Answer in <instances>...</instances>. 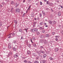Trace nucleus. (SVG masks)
Masks as SVG:
<instances>
[{
  "label": "nucleus",
  "instance_id": "obj_1",
  "mask_svg": "<svg viewBox=\"0 0 63 63\" xmlns=\"http://www.w3.org/2000/svg\"><path fill=\"white\" fill-rule=\"evenodd\" d=\"M13 49L14 51H16V50H17V46H15L13 48Z\"/></svg>",
  "mask_w": 63,
  "mask_h": 63
},
{
  "label": "nucleus",
  "instance_id": "obj_2",
  "mask_svg": "<svg viewBox=\"0 0 63 63\" xmlns=\"http://www.w3.org/2000/svg\"><path fill=\"white\" fill-rule=\"evenodd\" d=\"M38 31V29L37 28L33 29L32 30V32L34 33L35 32H37Z\"/></svg>",
  "mask_w": 63,
  "mask_h": 63
},
{
  "label": "nucleus",
  "instance_id": "obj_3",
  "mask_svg": "<svg viewBox=\"0 0 63 63\" xmlns=\"http://www.w3.org/2000/svg\"><path fill=\"white\" fill-rule=\"evenodd\" d=\"M12 35V37H13H13H14V36H15V33H11L8 36H9V35Z\"/></svg>",
  "mask_w": 63,
  "mask_h": 63
},
{
  "label": "nucleus",
  "instance_id": "obj_4",
  "mask_svg": "<svg viewBox=\"0 0 63 63\" xmlns=\"http://www.w3.org/2000/svg\"><path fill=\"white\" fill-rule=\"evenodd\" d=\"M16 12H17V13H19V12H20V10L18 8L16 9Z\"/></svg>",
  "mask_w": 63,
  "mask_h": 63
},
{
  "label": "nucleus",
  "instance_id": "obj_5",
  "mask_svg": "<svg viewBox=\"0 0 63 63\" xmlns=\"http://www.w3.org/2000/svg\"><path fill=\"white\" fill-rule=\"evenodd\" d=\"M56 23V22L55 21H53L52 22V25H54Z\"/></svg>",
  "mask_w": 63,
  "mask_h": 63
},
{
  "label": "nucleus",
  "instance_id": "obj_6",
  "mask_svg": "<svg viewBox=\"0 0 63 63\" xmlns=\"http://www.w3.org/2000/svg\"><path fill=\"white\" fill-rule=\"evenodd\" d=\"M17 54H18L17 53L15 54L14 55V57L15 58L17 57H18V55H17Z\"/></svg>",
  "mask_w": 63,
  "mask_h": 63
},
{
  "label": "nucleus",
  "instance_id": "obj_7",
  "mask_svg": "<svg viewBox=\"0 0 63 63\" xmlns=\"http://www.w3.org/2000/svg\"><path fill=\"white\" fill-rule=\"evenodd\" d=\"M43 41L45 44H47V41L46 40L44 39L43 40Z\"/></svg>",
  "mask_w": 63,
  "mask_h": 63
},
{
  "label": "nucleus",
  "instance_id": "obj_8",
  "mask_svg": "<svg viewBox=\"0 0 63 63\" xmlns=\"http://www.w3.org/2000/svg\"><path fill=\"white\" fill-rule=\"evenodd\" d=\"M61 14L60 12H59L58 13V15L59 16H60Z\"/></svg>",
  "mask_w": 63,
  "mask_h": 63
},
{
  "label": "nucleus",
  "instance_id": "obj_9",
  "mask_svg": "<svg viewBox=\"0 0 63 63\" xmlns=\"http://www.w3.org/2000/svg\"><path fill=\"white\" fill-rule=\"evenodd\" d=\"M41 61L42 63H46L47 62V61L46 60H42Z\"/></svg>",
  "mask_w": 63,
  "mask_h": 63
},
{
  "label": "nucleus",
  "instance_id": "obj_10",
  "mask_svg": "<svg viewBox=\"0 0 63 63\" xmlns=\"http://www.w3.org/2000/svg\"><path fill=\"white\" fill-rule=\"evenodd\" d=\"M36 23H37V22H34L33 23V27H35V25H36Z\"/></svg>",
  "mask_w": 63,
  "mask_h": 63
},
{
  "label": "nucleus",
  "instance_id": "obj_11",
  "mask_svg": "<svg viewBox=\"0 0 63 63\" xmlns=\"http://www.w3.org/2000/svg\"><path fill=\"white\" fill-rule=\"evenodd\" d=\"M14 22L15 24H17V21L16 20H14Z\"/></svg>",
  "mask_w": 63,
  "mask_h": 63
},
{
  "label": "nucleus",
  "instance_id": "obj_12",
  "mask_svg": "<svg viewBox=\"0 0 63 63\" xmlns=\"http://www.w3.org/2000/svg\"><path fill=\"white\" fill-rule=\"evenodd\" d=\"M52 21L51 20H49L48 21V23H50V24H52Z\"/></svg>",
  "mask_w": 63,
  "mask_h": 63
},
{
  "label": "nucleus",
  "instance_id": "obj_13",
  "mask_svg": "<svg viewBox=\"0 0 63 63\" xmlns=\"http://www.w3.org/2000/svg\"><path fill=\"white\" fill-rule=\"evenodd\" d=\"M39 29L40 30H44V28H43L42 27H40Z\"/></svg>",
  "mask_w": 63,
  "mask_h": 63
},
{
  "label": "nucleus",
  "instance_id": "obj_14",
  "mask_svg": "<svg viewBox=\"0 0 63 63\" xmlns=\"http://www.w3.org/2000/svg\"><path fill=\"white\" fill-rule=\"evenodd\" d=\"M39 61H35L34 62V63H39Z\"/></svg>",
  "mask_w": 63,
  "mask_h": 63
},
{
  "label": "nucleus",
  "instance_id": "obj_15",
  "mask_svg": "<svg viewBox=\"0 0 63 63\" xmlns=\"http://www.w3.org/2000/svg\"><path fill=\"white\" fill-rule=\"evenodd\" d=\"M47 56V54H45L43 55V58H46V57Z\"/></svg>",
  "mask_w": 63,
  "mask_h": 63
},
{
  "label": "nucleus",
  "instance_id": "obj_16",
  "mask_svg": "<svg viewBox=\"0 0 63 63\" xmlns=\"http://www.w3.org/2000/svg\"><path fill=\"white\" fill-rule=\"evenodd\" d=\"M43 22H42L41 23H40L39 24L40 25H43L44 24Z\"/></svg>",
  "mask_w": 63,
  "mask_h": 63
},
{
  "label": "nucleus",
  "instance_id": "obj_17",
  "mask_svg": "<svg viewBox=\"0 0 63 63\" xmlns=\"http://www.w3.org/2000/svg\"><path fill=\"white\" fill-rule=\"evenodd\" d=\"M49 35L48 34H46V37H49Z\"/></svg>",
  "mask_w": 63,
  "mask_h": 63
},
{
  "label": "nucleus",
  "instance_id": "obj_18",
  "mask_svg": "<svg viewBox=\"0 0 63 63\" xmlns=\"http://www.w3.org/2000/svg\"><path fill=\"white\" fill-rule=\"evenodd\" d=\"M31 5H30L29 7V8L28 9H27L28 10V11H30V8L31 7Z\"/></svg>",
  "mask_w": 63,
  "mask_h": 63
},
{
  "label": "nucleus",
  "instance_id": "obj_19",
  "mask_svg": "<svg viewBox=\"0 0 63 63\" xmlns=\"http://www.w3.org/2000/svg\"><path fill=\"white\" fill-rule=\"evenodd\" d=\"M58 50H59V49L58 48H56L55 49V51H57Z\"/></svg>",
  "mask_w": 63,
  "mask_h": 63
},
{
  "label": "nucleus",
  "instance_id": "obj_20",
  "mask_svg": "<svg viewBox=\"0 0 63 63\" xmlns=\"http://www.w3.org/2000/svg\"><path fill=\"white\" fill-rule=\"evenodd\" d=\"M8 47V48H9V49H11V48H12V47H11V46L10 45H9Z\"/></svg>",
  "mask_w": 63,
  "mask_h": 63
},
{
  "label": "nucleus",
  "instance_id": "obj_21",
  "mask_svg": "<svg viewBox=\"0 0 63 63\" xmlns=\"http://www.w3.org/2000/svg\"><path fill=\"white\" fill-rule=\"evenodd\" d=\"M36 32V33L37 35H39L40 34V32H38V31Z\"/></svg>",
  "mask_w": 63,
  "mask_h": 63
},
{
  "label": "nucleus",
  "instance_id": "obj_22",
  "mask_svg": "<svg viewBox=\"0 0 63 63\" xmlns=\"http://www.w3.org/2000/svg\"><path fill=\"white\" fill-rule=\"evenodd\" d=\"M10 35L8 37V38H9V39H10V38H13V37L12 35Z\"/></svg>",
  "mask_w": 63,
  "mask_h": 63
},
{
  "label": "nucleus",
  "instance_id": "obj_23",
  "mask_svg": "<svg viewBox=\"0 0 63 63\" xmlns=\"http://www.w3.org/2000/svg\"><path fill=\"white\" fill-rule=\"evenodd\" d=\"M50 4V2H49L48 1H47V4H48V5H49Z\"/></svg>",
  "mask_w": 63,
  "mask_h": 63
},
{
  "label": "nucleus",
  "instance_id": "obj_24",
  "mask_svg": "<svg viewBox=\"0 0 63 63\" xmlns=\"http://www.w3.org/2000/svg\"><path fill=\"white\" fill-rule=\"evenodd\" d=\"M33 56H36V54L35 53H34L32 54Z\"/></svg>",
  "mask_w": 63,
  "mask_h": 63
},
{
  "label": "nucleus",
  "instance_id": "obj_25",
  "mask_svg": "<svg viewBox=\"0 0 63 63\" xmlns=\"http://www.w3.org/2000/svg\"><path fill=\"white\" fill-rule=\"evenodd\" d=\"M27 53L28 54H30V51H27Z\"/></svg>",
  "mask_w": 63,
  "mask_h": 63
},
{
  "label": "nucleus",
  "instance_id": "obj_26",
  "mask_svg": "<svg viewBox=\"0 0 63 63\" xmlns=\"http://www.w3.org/2000/svg\"><path fill=\"white\" fill-rule=\"evenodd\" d=\"M42 13L44 15H46V14H45V12L42 11Z\"/></svg>",
  "mask_w": 63,
  "mask_h": 63
},
{
  "label": "nucleus",
  "instance_id": "obj_27",
  "mask_svg": "<svg viewBox=\"0 0 63 63\" xmlns=\"http://www.w3.org/2000/svg\"><path fill=\"white\" fill-rule=\"evenodd\" d=\"M40 43H43V40L42 39L40 40Z\"/></svg>",
  "mask_w": 63,
  "mask_h": 63
},
{
  "label": "nucleus",
  "instance_id": "obj_28",
  "mask_svg": "<svg viewBox=\"0 0 63 63\" xmlns=\"http://www.w3.org/2000/svg\"><path fill=\"white\" fill-rule=\"evenodd\" d=\"M49 59H50V60H52L53 59L51 57H50Z\"/></svg>",
  "mask_w": 63,
  "mask_h": 63
},
{
  "label": "nucleus",
  "instance_id": "obj_29",
  "mask_svg": "<svg viewBox=\"0 0 63 63\" xmlns=\"http://www.w3.org/2000/svg\"><path fill=\"white\" fill-rule=\"evenodd\" d=\"M28 61H27L26 60H24V62H25V63H26V62L27 63V62H28Z\"/></svg>",
  "mask_w": 63,
  "mask_h": 63
},
{
  "label": "nucleus",
  "instance_id": "obj_30",
  "mask_svg": "<svg viewBox=\"0 0 63 63\" xmlns=\"http://www.w3.org/2000/svg\"><path fill=\"white\" fill-rule=\"evenodd\" d=\"M22 29H20L19 30V31L20 32H22Z\"/></svg>",
  "mask_w": 63,
  "mask_h": 63
},
{
  "label": "nucleus",
  "instance_id": "obj_31",
  "mask_svg": "<svg viewBox=\"0 0 63 63\" xmlns=\"http://www.w3.org/2000/svg\"><path fill=\"white\" fill-rule=\"evenodd\" d=\"M27 63H33L32 62H31V61H28L27 62Z\"/></svg>",
  "mask_w": 63,
  "mask_h": 63
},
{
  "label": "nucleus",
  "instance_id": "obj_32",
  "mask_svg": "<svg viewBox=\"0 0 63 63\" xmlns=\"http://www.w3.org/2000/svg\"><path fill=\"white\" fill-rule=\"evenodd\" d=\"M2 23L1 22L0 23V27H1L2 26Z\"/></svg>",
  "mask_w": 63,
  "mask_h": 63
},
{
  "label": "nucleus",
  "instance_id": "obj_33",
  "mask_svg": "<svg viewBox=\"0 0 63 63\" xmlns=\"http://www.w3.org/2000/svg\"><path fill=\"white\" fill-rule=\"evenodd\" d=\"M13 42L14 43V44H16V40H14L13 41Z\"/></svg>",
  "mask_w": 63,
  "mask_h": 63
},
{
  "label": "nucleus",
  "instance_id": "obj_34",
  "mask_svg": "<svg viewBox=\"0 0 63 63\" xmlns=\"http://www.w3.org/2000/svg\"><path fill=\"white\" fill-rule=\"evenodd\" d=\"M13 9H14V8H12L11 9V12H13Z\"/></svg>",
  "mask_w": 63,
  "mask_h": 63
},
{
  "label": "nucleus",
  "instance_id": "obj_35",
  "mask_svg": "<svg viewBox=\"0 0 63 63\" xmlns=\"http://www.w3.org/2000/svg\"><path fill=\"white\" fill-rule=\"evenodd\" d=\"M40 48H44V47H43V46H40Z\"/></svg>",
  "mask_w": 63,
  "mask_h": 63
},
{
  "label": "nucleus",
  "instance_id": "obj_36",
  "mask_svg": "<svg viewBox=\"0 0 63 63\" xmlns=\"http://www.w3.org/2000/svg\"><path fill=\"white\" fill-rule=\"evenodd\" d=\"M33 46H34V47H37V46H36V44H34Z\"/></svg>",
  "mask_w": 63,
  "mask_h": 63
},
{
  "label": "nucleus",
  "instance_id": "obj_37",
  "mask_svg": "<svg viewBox=\"0 0 63 63\" xmlns=\"http://www.w3.org/2000/svg\"><path fill=\"white\" fill-rule=\"evenodd\" d=\"M28 46L29 47H31V44L28 45Z\"/></svg>",
  "mask_w": 63,
  "mask_h": 63
},
{
  "label": "nucleus",
  "instance_id": "obj_38",
  "mask_svg": "<svg viewBox=\"0 0 63 63\" xmlns=\"http://www.w3.org/2000/svg\"><path fill=\"white\" fill-rule=\"evenodd\" d=\"M25 16V13H24L23 14V16L24 17V16Z\"/></svg>",
  "mask_w": 63,
  "mask_h": 63
},
{
  "label": "nucleus",
  "instance_id": "obj_39",
  "mask_svg": "<svg viewBox=\"0 0 63 63\" xmlns=\"http://www.w3.org/2000/svg\"><path fill=\"white\" fill-rule=\"evenodd\" d=\"M42 51H43V50H40L39 51V52H40V53H42Z\"/></svg>",
  "mask_w": 63,
  "mask_h": 63
},
{
  "label": "nucleus",
  "instance_id": "obj_40",
  "mask_svg": "<svg viewBox=\"0 0 63 63\" xmlns=\"http://www.w3.org/2000/svg\"><path fill=\"white\" fill-rule=\"evenodd\" d=\"M33 40H35V38L34 37H33L32 38Z\"/></svg>",
  "mask_w": 63,
  "mask_h": 63
},
{
  "label": "nucleus",
  "instance_id": "obj_41",
  "mask_svg": "<svg viewBox=\"0 0 63 63\" xmlns=\"http://www.w3.org/2000/svg\"><path fill=\"white\" fill-rule=\"evenodd\" d=\"M36 53H38V54H39V52L37 51H36Z\"/></svg>",
  "mask_w": 63,
  "mask_h": 63
},
{
  "label": "nucleus",
  "instance_id": "obj_42",
  "mask_svg": "<svg viewBox=\"0 0 63 63\" xmlns=\"http://www.w3.org/2000/svg\"><path fill=\"white\" fill-rule=\"evenodd\" d=\"M55 37L56 38H59V36H56Z\"/></svg>",
  "mask_w": 63,
  "mask_h": 63
},
{
  "label": "nucleus",
  "instance_id": "obj_43",
  "mask_svg": "<svg viewBox=\"0 0 63 63\" xmlns=\"http://www.w3.org/2000/svg\"><path fill=\"white\" fill-rule=\"evenodd\" d=\"M55 40H56V41H58V39L57 38H56L55 39Z\"/></svg>",
  "mask_w": 63,
  "mask_h": 63
},
{
  "label": "nucleus",
  "instance_id": "obj_44",
  "mask_svg": "<svg viewBox=\"0 0 63 63\" xmlns=\"http://www.w3.org/2000/svg\"><path fill=\"white\" fill-rule=\"evenodd\" d=\"M42 33H45V30H43V31H42Z\"/></svg>",
  "mask_w": 63,
  "mask_h": 63
},
{
  "label": "nucleus",
  "instance_id": "obj_45",
  "mask_svg": "<svg viewBox=\"0 0 63 63\" xmlns=\"http://www.w3.org/2000/svg\"><path fill=\"white\" fill-rule=\"evenodd\" d=\"M49 4V5H53V3L51 2V3L50 2V3Z\"/></svg>",
  "mask_w": 63,
  "mask_h": 63
},
{
  "label": "nucleus",
  "instance_id": "obj_46",
  "mask_svg": "<svg viewBox=\"0 0 63 63\" xmlns=\"http://www.w3.org/2000/svg\"><path fill=\"white\" fill-rule=\"evenodd\" d=\"M42 53H43V54H45V51H42Z\"/></svg>",
  "mask_w": 63,
  "mask_h": 63
},
{
  "label": "nucleus",
  "instance_id": "obj_47",
  "mask_svg": "<svg viewBox=\"0 0 63 63\" xmlns=\"http://www.w3.org/2000/svg\"><path fill=\"white\" fill-rule=\"evenodd\" d=\"M15 6H16V7H17L18 5H17V3H16L15 4Z\"/></svg>",
  "mask_w": 63,
  "mask_h": 63
},
{
  "label": "nucleus",
  "instance_id": "obj_48",
  "mask_svg": "<svg viewBox=\"0 0 63 63\" xmlns=\"http://www.w3.org/2000/svg\"><path fill=\"white\" fill-rule=\"evenodd\" d=\"M39 16L40 17H41L42 16V14H40L39 15Z\"/></svg>",
  "mask_w": 63,
  "mask_h": 63
},
{
  "label": "nucleus",
  "instance_id": "obj_49",
  "mask_svg": "<svg viewBox=\"0 0 63 63\" xmlns=\"http://www.w3.org/2000/svg\"><path fill=\"white\" fill-rule=\"evenodd\" d=\"M40 3L41 5H42V2L40 1Z\"/></svg>",
  "mask_w": 63,
  "mask_h": 63
},
{
  "label": "nucleus",
  "instance_id": "obj_50",
  "mask_svg": "<svg viewBox=\"0 0 63 63\" xmlns=\"http://www.w3.org/2000/svg\"><path fill=\"white\" fill-rule=\"evenodd\" d=\"M52 34L53 35H54V34H55V32H53L52 33Z\"/></svg>",
  "mask_w": 63,
  "mask_h": 63
},
{
  "label": "nucleus",
  "instance_id": "obj_51",
  "mask_svg": "<svg viewBox=\"0 0 63 63\" xmlns=\"http://www.w3.org/2000/svg\"><path fill=\"white\" fill-rule=\"evenodd\" d=\"M31 42L32 43H33V42L32 41V40L31 38Z\"/></svg>",
  "mask_w": 63,
  "mask_h": 63
},
{
  "label": "nucleus",
  "instance_id": "obj_52",
  "mask_svg": "<svg viewBox=\"0 0 63 63\" xmlns=\"http://www.w3.org/2000/svg\"><path fill=\"white\" fill-rule=\"evenodd\" d=\"M22 39H23V37H22V36L21 38V39H20V40H22Z\"/></svg>",
  "mask_w": 63,
  "mask_h": 63
},
{
  "label": "nucleus",
  "instance_id": "obj_53",
  "mask_svg": "<svg viewBox=\"0 0 63 63\" xmlns=\"http://www.w3.org/2000/svg\"><path fill=\"white\" fill-rule=\"evenodd\" d=\"M11 4L13 5L14 4V1H12L11 3Z\"/></svg>",
  "mask_w": 63,
  "mask_h": 63
},
{
  "label": "nucleus",
  "instance_id": "obj_54",
  "mask_svg": "<svg viewBox=\"0 0 63 63\" xmlns=\"http://www.w3.org/2000/svg\"><path fill=\"white\" fill-rule=\"evenodd\" d=\"M59 6L61 7V8H63V6H62L61 5H59Z\"/></svg>",
  "mask_w": 63,
  "mask_h": 63
},
{
  "label": "nucleus",
  "instance_id": "obj_55",
  "mask_svg": "<svg viewBox=\"0 0 63 63\" xmlns=\"http://www.w3.org/2000/svg\"><path fill=\"white\" fill-rule=\"evenodd\" d=\"M61 33L62 34H63V31L61 32Z\"/></svg>",
  "mask_w": 63,
  "mask_h": 63
},
{
  "label": "nucleus",
  "instance_id": "obj_56",
  "mask_svg": "<svg viewBox=\"0 0 63 63\" xmlns=\"http://www.w3.org/2000/svg\"><path fill=\"white\" fill-rule=\"evenodd\" d=\"M58 26L59 27H60H60H61V26L60 25H59Z\"/></svg>",
  "mask_w": 63,
  "mask_h": 63
},
{
  "label": "nucleus",
  "instance_id": "obj_57",
  "mask_svg": "<svg viewBox=\"0 0 63 63\" xmlns=\"http://www.w3.org/2000/svg\"><path fill=\"white\" fill-rule=\"evenodd\" d=\"M0 7H2V5L0 4Z\"/></svg>",
  "mask_w": 63,
  "mask_h": 63
},
{
  "label": "nucleus",
  "instance_id": "obj_58",
  "mask_svg": "<svg viewBox=\"0 0 63 63\" xmlns=\"http://www.w3.org/2000/svg\"><path fill=\"white\" fill-rule=\"evenodd\" d=\"M51 10L52 11V12H53V10L52 9V8H51Z\"/></svg>",
  "mask_w": 63,
  "mask_h": 63
},
{
  "label": "nucleus",
  "instance_id": "obj_59",
  "mask_svg": "<svg viewBox=\"0 0 63 63\" xmlns=\"http://www.w3.org/2000/svg\"><path fill=\"white\" fill-rule=\"evenodd\" d=\"M46 9L47 10H49V9L48 8H47Z\"/></svg>",
  "mask_w": 63,
  "mask_h": 63
},
{
  "label": "nucleus",
  "instance_id": "obj_60",
  "mask_svg": "<svg viewBox=\"0 0 63 63\" xmlns=\"http://www.w3.org/2000/svg\"><path fill=\"white\" fill-rule=\"evenodd\" d=\"M25 30L26 31V33H27V30L25 29V30Z\"/></svg>",
  "mask_w": 63,
  "mask_h": 63
},
{
  "label": "nucleus",
  "instance_id": "obj_61",
  "mask_svg": "<svg viewBox=\"0 0 63 63\" xmlns=\"http://www.w3.org/2000/svg\"><path fill=\"white\" fill-rule=\"evenodd\" d=\"M44 25H47V23H44Z\"/></svg>",
  "mask_w": 63,
  "mask_h": 63
},
{
  "label": "nucleus",
  "instance_id": "obj_62",
  "mask_svg": "<svg viewBox=\"0 0 63 63\" xmlns=\"http://www.w3.org/2000/svg\"><path fill=\"white\" fill-rule=\"evenodd\" d=\"M10 54H11V55H12V52H11L10 53Z\"/></svg>",
  "mask_w": 63,
  "mask_h": 63
},
{
  "label": "nucleus",
  "instance_id": "obj_63",
  "mask_svg": "<svg viewBox=\"0 0 63 63\" xmlns=\"http://www.w3.org/2000/svg\"><path fill=\"white\" fill-rule=\"evenodd\" d=\"M25 0H24L23 1V3H24V2H25Z\"/></svg>",
  "mask_w": 63,
  "mask_h": 63
},
{
  "label": "nucleus",
  "instance_id": "obj_64",
  "mask_svg": "<svg viewBox=\"0 0 63 63\" xmlns=\"http://www.w3.org/2000/svg\"><path fill=\"white\" fill-rule=\"evenodd\" d=\"M28 1L29 2H30L31 1V0H28Z\"/></svg>",
  "mask_w": 63,
  "mask_h": 63
}]
</instances>
